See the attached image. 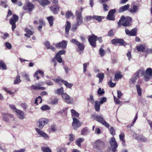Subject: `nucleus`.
Listing matches in <instances>:
<instances>
[{
  "label": "nucleus",
  "instance_id": "nucleus-44",
  "mask_svg": "<svg viewBox=\"0 0 152 152\" xmlns=\"http://www.w3.org/2000/svg\"><path fill=\"white\" fill-rule=\"evenodd\" d=\"M2 117L3 120L5 121H9V117L8 116V114H3Z\"/></svg>",
  "mask_w": 152,
  "mask_h": 152
},
{
  "label": "nucleus",
  "instance_id": "nucleus-55",
  "mask_svg": "<svg viewBox=\"0 0 152 152\" xmlns=\"http://www.w3.org/2000/svg\"><path fill=\"white\" fill-rule=\"evenodd\" d=\"M41 109L43 110H48L50 109V108L48 105H45L42 106Z\"/></svg>",
  "mask_w": 152,
  "mask_h": 152
},
{
  "label": "nucleus",
  "instance_id": "nucleus-50",
  "mask_svg": "<svg viewBox=\"0 0 152 152\" xmlns=\"http://www.w3.org/2000/svg\"><path fill=\"white\" fill-rule=\"evenodd\" d=\"M56 151L57 152H66V148H58L56 149Z\"/></svg>",
  "mask_w": 152,
  "mask_h": 152
},
{
  "label": "nucleus",
  "instance_id": "nucleus-41",
  "mask_svg": "<svg viewBox=\"0 0 152 152\" xmlns=\"http://www.w3.org/2000/svg\"><path fill=\"white\" fill-rule=\"evenodd\" d=\"M80 50L83 51L84 49L85 46L84 44L81 43H80L77 46Z\"/></svg>",
  "mask_w": 152,
  "mask_h": 152
},
{
  "label": "nucleus",
  "instance_id": "nucleus-48",
  "mask_svg": "<svg viewBox=\"0 0 152 152\" xmlns=\"http://www.w3.org/2000/svg\"><path fill=\"white\" fill-rule=\"evenodd\" d=\"M110 133L112 135H114L115 134V130L113 127H111L109 129Z\"/></svg>",
  "mask_w": 152,
  "mask_h": 152
},
{
  "label": "nucleus",
  "instance_id": "nucleus-30",
  "mask_svg": "<svg viewBox=\"0 0 152 152\" xmlns=\"http://www.w3.org/2000/svg\"><path fill=\"white\" fill-rule=\"evenodd\" d=\"M122 76L121 73L118 72L115 74L114 79L115 80H118L119 79L122 78Z\"/></svg>",
  "mask_w": 152,
  "mask_h": 152
},
{
  "label": "nucleus",
  "instance_id": "nucleus-59",
  "mask_svg": "<svg viewBox=\"0 0 152 152\" xmlns=\"http://www.w3.org/2000/svg\"><path fill=\"white\" fill-rule=\"evenodd\" d=\"M106 100V98L105 97H103L100 98V99L99 103L100 104H103Z\"/></svg>",
  "mask_w": 152,
  "mask_h": 152
},
{
  "label": "nucleus",
  "instance_id": "nucleus-45",
  "mask_svg": "<svg viewBox=\"0 0 152 152\" xmlns=\"http://www.w3.org/2000/svg\"><path fill=\"white\" fill-rule=\"evenodd\" d=\"M137 29L136 28L133 29L131 31V36H135L137 35Z\"/></svg>",
  "mask_w": 152,
  "mask_h": 152
},
{
  "label": "nucleus",
  "instance_id": "nucleus-8",
  "mask_svg": "<svg viewBox=\"0 0 152 152\" xmlns=\"http://www.w3.org/2000/svg\"><path fill=\"white\" fill-rule=\"evenodd\" d=\"M48 122V120L46 119H40L36 123L37 126L40 129H42L44 126Z\"/></svg>",
  "mask_w": 152,
  "mask_h": 152
},
{
  "label": "nucleus",
  "instance_id": "nucleus-51",
  "mask_svg": "<svg viewBox=\"0 0 152 152\" xmlns=\"http://www.w3.org/2000/svg\"><path fill=\"white\" fill-rule=\"evenodd\" d=\"M99 54L101 56H103L105 54L104 50L102 48L99 49Z\"/></svg>",
  "mask_w": 152,
  "mask_h": 152
},
{
  "label": "nucleus",
  "instance_id": "nucleus-27",
  "mask_svg": "<svg viewBox=\"0 0 152 152\" xmlns=\"http://www.w3.org/2000/svg\"><path fill=\"white\" fill-rule=\"evenodd\" d=\"M136 48L137 50L140 52H142L145 50V47L142 45H141L140 46H137Z\"/></svg>",
  "mask_w": 152,
  "mask_h": 152
},
{
  "label": "nucleus",
  "instance_id": "nucleus-43",
  "mask_svg": "<svg viewBox=\"0 0 152 152\" xmlns=\"http://www.w3.org/2000/svg\"><path fill=\"white\" fill-rule=\"evenodd\" d=\"M145 74L149 75L152 76V69L151 68H147L145 72Z\"/></svg>",
  "mask_w": 152,
  "mask_h": 152
},
{
  "label": "nucleus",
  "instance_id": "nucleus-60",
  "mask_svg": "<svg viewBox=\"0 0 152 152\" xmlns=\"http://www.w3.org/2000/svg\"><path fill=\"white\" fill-rule=\"evenodd\" d=\"M25 31L27 33L30 35H32L33 34V33L32 31L30 30L28 28H25Z\"/></svg>",
  "mask_w": 152,
  "mask_h": 152
},
{
  "label": "nucleus",
  "instance_id": "nucleus-12",
  "mask_svg": "<svg viewBox=\"0 0 152 152\" xmlns=\"http://www.w3.org/2000/svg\"><path fill=\"white\" fill-rule=\"evenodd\" d=\"M67 41L63 40L61 42H59L55 44L56 47L57 48H61L63 49L66 48L67 44Z\"/></svg>",
  "mask_w": 152,
  "mask_h": 152
},
{
  "label": "nucleus",
  "instance_id": "nucleus-15",
  "mask_svg": "<svg viewBox=\"0 0 152 152\" xmlns=\"http://www.w3.org/2000/svg\"><path fill=\"white\" fill-rule=\"evenodd\" d=\"M35 130L41 136L45 139H49L48 136L42 130L38 128H36Z\"/></svg>",
  "mask_w": 152,
  "mask_h": 152
},
{
  "label": "nucleus",
  "instance_id": "nucleus-1",
  "mask_svg": "<svg viewBox=\"0 0 152 152\" xmlns=\"http://www.w3.org/2000/svg\"><path fill=\"white\" fill-rule=\"evenodd\" d=\"M92 145L94 148L100 152L102 151L105 148L104 142L100 139L97 140Z\"/></svg>",
  "mask_w": 152,
  "mask_h": 152
},
{
  "label": "nucleus",
  "instance_id": "nucleus-57",
  "mask_svg": "<svg viewBox=\"0 0 152 152\" xmlns=\"http://www.w3.org/2000/svg\"><path fill=\"white\" fill-rule=\"evenodd\" d=\"M66 51L65 50H59L57 53L56 54L59 55L60 56L61 55H63L65 54Z\"/></svg>",
  "mask_w": 152,
  "mask_h": 152
},
{
  "label": "nucleus",
  "instance_id": "nucleus-28",
  "mask_svg": "<svg viewBox=\"0 0 152 152\" xmlns=\"http://www.w3.org/2000/svg\"><path fill=\"white\" fill-rule=\"evenodd\" d=\"M84 140V138H79L77 139L76 142L77 145L79 147H81V143L83 142Z\"/></svg>",
  "mask_w": 152,
  "mask_h": 152
},
{
  "label": "nucleus",
  "instance_id": "nucleus-36",
  "mask_svg": "<svg viewBox=\"0 0 152 152\" xmlns=\"http://www.w3.org/2000/svg\"><path fill=\"white\" fill-rule=\"evenodd\" d=\"M88 133L87 127L84 128L81 131V134L83 135H86Z\"/></svg>",
  "mask_w": 152,
  "mask_h": 152
},
{
  "label": "nucleus",
  "instance_id": "nucleus-63",
  "mask_svg": "<svg viewBox=\"0 0 152 152\" xmlns=\"http://www.w3.org/2000/svg\"><path fill=\"white\" fill-rule=\"evenodd\" d=\"M53 80L56 83H58L60 82H62L63 83V81H64V80H63L60 78H57V79H53Z\"/></svg>",
  "mask_w": 152,
  "mask_h": 152
},
{
  "label": "nucleus",
  "instance_id": "nucleus-23",
  "mask_svg": "<svg viewBox=\"0 0 152 152\" xmlns=\"http://www.w3.org/2000/svg\"><path fill=\"white\" fill-rule=\"evenodd\" d=\"M40 4L43 7H45L50 3V1L48 0H39V1Z\"/></svg>",
  "mask_w": 152,
  "mask_h": 152
},
{
  "label": "nucleus",
  "instance_id": "nucleus-31",
  "mask_svg": "<svg viewBox=\"0 0 152 152\" xmlns=\"http://www.w3.org/2000/svg\"><path fill=\"white\" fill-rule=\"evenodd\" d=\"M47 19L50 25L51 26H52L53 25V16H50L47 17Z\"/></svg>",
  "mask_w": 152,
  "mask_h": 152
},
{
  "label": "nucleus",
  "instance_id": "nucleus-20",
  "mask_svg": "<svg viewBox=\"0 0 152 152\" xmlns=\"http://www.w3.org/2000/svg\"><path fill=\"white\" fill-rule=\"evenodd\" d=\"M16 112L18 115L20 119L22 120L24 118V113L23 111L18 109L16 110Z\"/></svg>",
  "mask_w": 152,
  "mask_h": 152
},
{
  "label": "nucleus",
  "instance_id": "nucleus-33",
  "mask_svg": "<svg viewBox=\"0 0 152 152\" xmlns=\"http://www.w3.org/2000/svg\"><path fill=\"white\" fill-rule=\"evenodd\" d=\"M63 83L66 86V87L71 88L72 87L73 85L72 84L68 83L66 81H63Z\"/></svg>",
  "mask_w": 152,
  "mask_h": 152
},
{
  "label": "nucleus",
  "instance_id": "nucleus-4",
  "mask_svg": "<svg viewBox=\"0 0 152 152\" xmlns=\"http://www.w3.org/2000/svg\"><path fill=\"white\" fill-rule=\"evenodd\" d=\"M91 117L94 119L96 120L98 122L101 123L105 127L107 128L109 127V124L105 121L102 115H97L96 114H94L91 115Z\"/></svg>",
  "mask_w": 152,
  "mask_h": 152
},
{
  "label": "nucleus",
  "instance_id": "nucleus-22",
  "mask_svg": "<svg viewBox=\"0 0 152 152\" xmlns=\"http://www.w3.org/2000/svg\"><path fill=\"white\" fill-rule=\"evenodd\" d=\"M44 44L47 49H50L54 51L56 50V49L54 47L50 46V43L48 41H46L44 42Z\"/></svg>",
  "mask_w": 152,
  "mask_h": 152
},
{
  "label": "nucleus",
  "instance_id": "nucleus-24",
  "mask_svg": "<svg viewBox=\"0 0 152 152\" xmlns=\"http://www.w3.org/2000/svg\"><path fill=\"white\" fill-rule=\"evenodd\" d=\"M100 107V104L99 102L97 101H95L94 104V108L95 110L97 112H99Z\"/></svg>",
  "mask_w": 152,
  "mask_h": 152
},
{
  "label": "nucleus",
  "instance_id": "nucleus-25",
  "mask_svg": "<svg viewBox=\"0 0 152 152\" xmlns=\"http://www.w3.org/2000/svg\"><path fill=\"white\" fill-rule=\"evenodd\" d=\"M96 77L99 79V83H101L104 77V74L103 73H98L96 75Z\"/></svg>",
  "mask_w": 152,
  "mask_h": 152
},
{
  "label": "nucleus",
  "instance_id": "nucleus-29",
  "mask_svg": "<svg viewBox=\"0 0 152 152\" xmlns=\"http://www.w3.org/2000/svg\"><path fill=\"white\" fill-rule=\"evenodd\" d=\"M64 90L62 87L61 88H58L55 91V93L56 94H61L62 95L64 93Z\"/></svg>",
  "mask_w": 152,
  "mask_h": 152
},
{
  "label": "nucleus",
  "instance_id": "nucleus-21",
  "mask_svg": "<svg viewBox=\"0 0 152 152\" xmlns=\"http://www.w3.org/2000/svg\"><path fill=\"white\" fill-rule=\"evenodd\" d=\"M136 139L139 141H142L143 142H146L147 141V138L141 135L138 136L136 137Z\"/></svg>",
  "mask_w": 152,
  "mask_h": 152
},
{
  "label": "nucleus",
  "instance_id": "nucleus-9",
  "mask_svg": "<svg viewBox=\"0 0 152 152\" xmlns=\"http://www.w3.org/2000/svg\"><path fill=\"white\" fill-rule=\"evenodd\" d=\"M138 8L137 5L133 4L131 5L130 8H129L128 11L132 14H134L138 12Z\"/></svg>",
  "mask_w": 152,
  "mask_h": 152
},
{
  "label": "nucleus",
  "instance_id": "nucleus-47",
  "mask_svg": "<svg viewBox=\"0 0 152 152\" xmlns=\"http://www.w3.org/2000/svg\"><path fill=\"white\" fill-rule=\"evenodd\" d=\"M21 82V80L20 79V76L18 75L15 81H14V84H18Z\"/></svg>",
  "mask_w": 152,
  "mask_h": 152
},
{
  "label": "nucleus",
  "instance_id": "nucleus-10",
  "mask_svg": "<svg viewBox=\"0 0 152 152\" xmlns=\"http://www.w3.org/2000/svg\"><path fill=\"white\" fill-rule=\"evenodd\" d=\"M73 120L72 125L74 127V129L75 130H76L82 124V123L80 122L76 118H73Z\"/></svg>",
  "mask_w": 152,
  "mask_h": 152
},
{
  "label": "nucleus",
  "instance_id": "nucleus-39",
  "mask_svg": "<svg viewBox=\"0 0 152 152\" xmlns=\"http://www.w3.org/2000/svg\"><path fill=\"white\" fill-rule=\"evenodd\" d=\"M41 149L43 152H51V150L48 147H42Z\"/></svg>",
  "mask_w": 152,
  "mask_h": 152
},
{
  "label": "nucleus",
  "instance_id": "nucleus-52",
  "mask_svg": "<svg viewBox=\"0 0 152 152\" xmlns=\"http://www.w3.org/2000/svg\"><path fill=\"white\" fill-rule=\"evenodd\" d=\"M97 93L99 95H102L104 93V90L103 89H101L100 88H99L98 90Z\"/></svg>",
  "mask_w": 152,
  "mask_h": 152
},
{
  "label": "nucleus",
  "instance_id": "nucleus-7",
  "mask_svg": "<svg viewBox=\"0 0 152 152\" xmlns=\"http://www.w3.org/2000/svg\"><path fill=\"white\" fill-rule=\"evenodd\" d=\"M110 143L112 148V151L113 152H118L116 149L118 147V144L114 137L111 138L110 141Z\"/></svg>",
  "mask_w": 152,
  "mask_h": 152
},
{
  "label": "nucleus",
  "instance_id": "nucleus-2",
  "mask_svg": "<svg viewBox=\"0 0 152 152\" xmlns=\"http://www.w3.org/2000/svg\"><path fill=\"white\" fill-rule=\"evenodd\" d=\"M88 41L90 45L92 47L95 48L96 46V40H98L100 43H102V42L101 37H99L98 38L97 36L93 34L91 36L89 37Z\"/></svg>",
  "mask_w": 152,
  "mask_h": 152
},
{
  "label": "nucleus",
  "instance_id": "nucleus-37",
  "mask_svg": "<svg viewBox=\"0 0 152 152\" xmlns=\"http://www.w3.org/2000/svg\"><path fill=\"white\" fill-rule=\"evenodd\" d=\"M137 90L139 96H141L142 94V89L140 88L139 85H137L136 86Z\"/></svg>",
  "mask_w": 152,
  "mask_h": 152
},
{
  "label": "nucleus",
  "instance_id": "nucleus-54",
  "mask_svg": "<svg viewBox=\"0 0 152 152\" xmlns=\"http://www.w3.org/2000/svg\"><path fill=\"white\" fill-rule=\"evenodd\" d=\"M71 42L76 45L77 46L80 43L77 39H72L71 40Z\"/></svg>",
  "mask_w": 152,
  "mask_h": 152
},
{
  "label": "nucleus",
  "instance_id": "nucleus-40",
  "mask_svg": "<svg viewBox=\"0 0 152 152\" xmlns=\"http://www.w3.org/2000/svg\"><path fill=\"white\" fill-rule=\"evenodd\" d=\"M80 25H78L77 23L74 24L72 25V30L73 32L75 31L77 29L78 27Z\"/></svg>",
  "mask_w": 152,
  "mask_h": 152
},
{
  "label": "nucleus",
  "instance_id": "nucleus-11",
  "mask_svg": "<svg viewBox=\"0 0 152 152\" xmlns=\"http://www.w3.org/2000/svg\"><path fill=\"white\" fill-rule=\"evenodd\" d=\"M115 9H113L110 11L107 16V18L110 20H115L114 14L116 12Z\"/></svg>",
  "mask_w": 152,
  "mask_h": 152
},
{
  "label": "nucleus",
  "instance_id": "nucleus-13",
  "mask_svg": "<svg viewBox=\"0 0 152 152\" xmlns=\"http://www.w3.org/2000/svg\"><path fill=\"white\" fill-rule=\"evenodd\" d=\"M76 21L78 25H81L83 23V20L81 13L78 11L76 12Z\"/></svg>",
  "mask_w": 152,
  "mask_h": 152
},
{
  "label": "nucleus",
  "instance_id": "nucleus-5",
  "mask_svg": "<svg viewBox=\"0 0 152 152\" xmlns=\"http://www.w3.org/2000/svg\"><path fill=\"white\" fill-rule=\"evenodd\" d=\"M18 17L15 14H13L12 17L10 19V23L12 26V29L13 31L16 27L15 23L18 21Z\"/></svg>",
  "mask_w": 152,
  "mask_h": 152
},
{
  "label": "nucleus",
  "instance_id": "nucleus-6",
  "mask_svg": "<svg viewBox=\"0 0 152 152\" xmlns=\"http://www.w3.org/2000/svg\"><path fill=\"white\" fill-rule=\"evenodd\" d=\"M121 17H124V19L121 20L122 21L124 22L121 23V25L123 26L126 27L131 26V23L132 22V18L131 17L129 16H127L126 17L124 15Z\"/></svg>",
  "mask_w": 152,
  "mask_h": 152
},
{
  "label": "nucleus",
  "instance_id": "nucleus-18",
  "mask_svg": "<svg viewBox=\"0 0 152 152\" xmlns=\"http://www.w3.org/2000/svg\"><path fill=\"white\" fill-rule=\"evenodd\" d=\"M50 10L54 14H56L59 11V7L58 6L55 5L50 7Z\"/></svg>",
  "mask_w": 152,
  "mask_h": 152
},
{
  "label": "nucleus",
  "instance_id": "nucleus-64",
  "mask_svg": "<svg viewBox=\"0 0 152 152\" xmlns=\"http://www.w3.org/2000/svg\"><path fill=\"white\" fill-rule=\"evenodd\" d=\"M69 140L70 141H73L74 140V138L75 137V136L74 135L72 134H69Z\"/></svg>",
  "mask_w": 152,
  "mask_h": 152
},
{
  "label": "nucleus",
  "instance_id": "nucleus-26",
  "mask_svg": "<svg viewBox=\"0 0 152 152\" xmlns=\"http://www.w3.org/2000/svg\"><path fill=\"white\" fill-rule=\"evenodd\" d=\"M71 23L69 22L66 21V25L65 27V31L67 34H68L69 30L71 27Z\"/></svg>",
  "mask_w": 152,
  "mask_h": 152
},
{
  "label": "nucleus",
  "instance_id": "nucleus-14",
  "mask_svg": "<svg viewBox=\"0 0 152 152\" xmlns=\"http://www.w3.org/2000/svg\"><path fill=\"white\" fill-rule=\"evenodd\" d=\"M34 8V5L29 2H27L26 4L23 7V8L24 10H26L28 9L29 11H31Z\"/></svg>",
  "mask_w": 152,
  "mask_h": 152
},
{
  "label": "nucleus",
  "instance_id": "nucleus-53",
  "mask_svg": "<svg viewBox=\"0 0 152 152\" xmlns=\"http://www.w3.org/2000/svg\"><path fill=\"white\" fill-rule=\"evenodd\" d=\"M125 135L124 133L121 132V133L119 135L120 139L122 140V141L123 143H124L125 142V140L124 139V137Z\"/></svg>",
  "mask_w": 152,
  "mask_h": 152
},
{
  "label": "nucleus",
  "instance_id": "nucleus-58",
  "mask_svg": "<svg viewBox=\"0 0 152 152\" xmlns=\"http://www.w3.org/2000/svg\"><path fill=\"white\" fill-rule=\"evenodd\" d=\"M108 84L111 87H113L115 85V83H113L112 82V80H110L108 82Z\"/></svg>",
  "mask_w": 152,
  "mask_h": 152
},
{
  "label": "nucleus",
  "instance_id": "nucleus-32",
  "mask_svg": "<svg viewBox=\"0 0 152 152\" xmlns=\"http://www.w3.org/2000/svg\"><path fill=\"white\" fill-rule=\"evenodd\" d=\"M0 69L4 70H6L7 69L5 64L1 61H0Z\"/></svg>",
  "mask_w": 152,
  "mask_h": 152
},
{
  "label": "nucleus",
  "instance_id": "nucleus-42",
  "mask_svg": "<svg viewBox=\"0 0 152 152\" xmlns=\"http://www.w3.org/2000/svg\"><path fill=\"white\" fill-rule=\"evenodd\" d=\"M118 43L120 45H125V44H126L124 39H118Z\"/></svg>",
  "mask_w": 152,
  "mask_h": 152
},
{
  "label": "nucleus",
  "instance_id": "nucleus-49",
  "mask_svg": "<svg viewBox=\"0 0 152 152\" xmlns=\"http://www.w3.org/2000/svg\"><path fill=\"white\" fill-rule=\"evenodd\" d=\"M93 19H95L98 22H100L102 20V18L101 16L97 15L93 16Z\"/></svg>",
  "mask_w": 152,
  "mask_h": 152
},
{
  "label": "nucleus",
  "instance_id": "nucleus-17",
  "mask_svg": "<svg viewBox=\"0 0 152 152\" xmlns=\"http://www.w3.org/2000/svg\"><path fill=\"white\" fill-rule=\"evenodd\" d=\"M129 7L130 5L129 4H127L123 6H122L119 8L118 12L119 13L123 12L127 10H128Z\"/></svg>",
  "mask_w": 152,
  "mask_h": 152
},
{
  "label": "nucleus",
  "instance_id": "nucleus-38",
  "mask_svg": "<svg viewBox=\"0 0 152 152\" xmlns=\"http://www.w3.org/2000/svg\"><path fill=\"white\" fill-rule=\"evenodd\" d=\"M54 58H55V60H56L60 63L62 62V60L61 57L60 55L56 54V55Z\"/></svg>",
  "mask_w": 152,
  "mask_h": 152
},
{
  "label": "nucleus",
  "instance_id": "nucleus-35",
  "mask_svg": "<svg viewBox=\"0 0 152 152\" xmlns=\"http://www.w3.org/2000/svg\"><path fill=\"white\" fill-rule=\"evenodd\" d=\"M71 112L72 117H77L79 116V114L74 109H72Z\"/></svg>",
  "mask_w": 152,
  "mask_h": 152
},
{
  "label": "nucleus",
  "instance_id": "nucleus-61",
  "mask_svg": "<svg viewBox=\"0 0 152 152\" xmlns=\"http://www.w3.org/2000/svg\"><path fill=\"white\" fill-rule=\"evenodd\" d=\"M89 64V63H84L83 64V70L84 72H85L86 71V68L87 67V66Z\"/></svg>",
  "mask_w": 152,
  "mask_h": 152
},
{
  "label": "nucleus",
  "instance_id": "nucleus-3",
  "mask_svg": "<svg viewBox=\"0 0 152 152\" xmlns=\"http://www.w3.org/2000/svg\"><path fill=\"white\" fill-rule=\"evenodd\" d=\"M91 117L94 119L96 120L98 122L101 123L105 127L107 128L109 127V124L105 121L102 115H97L96 114H94L91 115Z\"/></svg>",
  "mask_w": 152,
  "mask_h": 152
},
{
  "label": "nucleus",
  "instance_id": "nucleus-56",
  "mask_svg": "<svg viewBox=\"0 0 152 152\" xmlns=\"http://www.w3.org/2000/svg\"><path fill=\"white\" fill-rule=\"evenodd\" d=\"M22 75L23 77H25L28 81H30L29 76L26 74L24 73H22Z\"/></svg>",
  "mask_w": 152,
  "mask_h": 152
},
{
  "label": "nucleus",
  "instance_id": "nucleus-62",
  "mask_svg": "<svg viewBox=\"0 0 152 152\" xmlns=\"http://www.w3.org/2000/svg\"><path fill=\"white\" fill-rule=\"evenodd\" d=\"M92 19H93V16H87L86 17L85 19V20L87 22L88 21Z\"/></svg>",
  "mask_w": 152,
  "mask_h": 152
},
{
  "label": "nucleus",
  "instance_id": "nucleus-46",
  "mask_svg": "<svg viewBox=\"0 0 152 152\" xmlns=\"http://www.w3.org/2000/svg\"><path fill=\"white\" fill-rule=\"evenodd\" d=\"M70 16H73V18L74 17V16L72 13L69 11H68L66 14V17L67 18H69Z\"/></svg>",
  "mask_w": 152,
  "mask_h": 152
},
{
  "label": "nucleus",
  "instance_id": "nucleus-19",
  "mask_svg": "<svg viewBox=\"0 0 152 152\" xmlns=\"http://www.w3.org/2000/svg\"><path fill=\"white\" fill-rule=\"evenodd\" d=\"M62 96L63 98L65 99V102L66 103L68 104L71 103V102L70 100V96L67 94L64 93L62 94Z\"/></svg>",
  "mask_w": 152,
  "mask_h": 152
},
{
  "label": "nucleus",
  "instance_id": "nucleus-34",
  "mask_svg": "<svg viewBox=\"0 0 152 152\" xmlns=\"http://www.w3.org/2000/svg\"><path fill=\"white\" fill-rule=\"evenodd\" d=\"M152 77V76L145 74L144 75V80L145 81H148Z\"/></svg>",
  "mask_w": 152,
  "mask_h": 152
},
{
  "label": "nucleus",
  "instance_id": "nucleus-16",
  "mask_svg": "<svg viewBox=\"0 0 152 152\" xmlns=\"http://www.w3.org/2000/svg\"><path fill=\"white\" fill-rule=\"evenodd\" d=\"M42 85L40 84H37L36 85H32L31 87V89H34V90H45V88L44 87H41L40 86Z\"/></svg>",
  "mask_w": 152,
  "mask_h": 152
}]
</instances>
